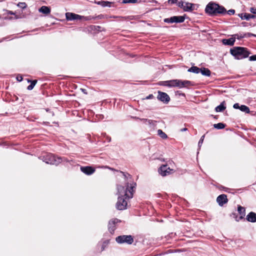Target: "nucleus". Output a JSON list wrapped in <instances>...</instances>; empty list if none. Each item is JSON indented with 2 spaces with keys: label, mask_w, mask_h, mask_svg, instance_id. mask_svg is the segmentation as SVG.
<instances>
[{
  "label": "nucleus",
  "mask_w": 256,
  "mask_h": 256,
  "mask_svg": "<svg viewBox=\"0 0 256 256\" xmlns=\"http://www.w3.org/2000/svg\"><path fill=\"white\" fill-rule=\"evenodd\" d=\"M240 110L243 112H244L246 114H248L250 111V108L248 106H245V105H242L240 106Z\"/></svg>",
  "instance_id": "obj_23"
},
{
  "label": "nucleus",
  "mask_w": 256,
  "mask_h": 256,
  "mask_svg": "<svg viewBox=\"0 0 256 256\" xmlns=\"http://www.w3.org/2000/svg\"><path fill=\"white\" fill-rule=\"evenodd\" d=\"M238 213L240 215L238 218V220H242L245 216V214H246L245 208L240 206H239L238 208Z\"/></svg>",
  "instance_id": "obj_19"
},
{
  "label": "nucleus",
  "mask_w": 256,
  "mask_h": 256,
  "mask_svg": "<svg viewBox=\"0 0 256 256\" xmlns=\"http://www.w3.org/2000/svg\"><path fill=\"white\" fill-rule=\"evenodd\" d=\"M16 79L18 81L21 82L22 80V76H18L16 77Z\"/></svg>",
  "instance_id": "obj_38"
},
{
  "label": "nucleus",
  "mask_w": 256,
  "mask_h": 256,
  "mask_svg": "<svg viewBox=\"0 0 256 256\" xmlns=\"http://www.w3.org/2000/svg\"><path fill=\"white\" fill-rule=\"evenodd\" d=\"M120 222V220L117 218H113L108 223V228L109 232L112 234L116 228V224Z\"/></svg>",
  "instance_id": "obj_10"
},
{
  "label": "nucleus",
  "mask_w": 256,
  "mask_h": 256,
  "mask_svg": "<svg viewBox=\"0 0 256 256\" xmlns=\"http://www.w3.org/2000/svg\"><path fill=\"white\" fill-rule=\"evenodd\" d=\"M238 218H239V216H235V220L236 221L238 222L240 220H238Z\"/></svg>",
  "instance_id": "obj_42"
},
{
  "label": "nucleus",
  "mask_w": 256,
  "mask_h": 256,
  "mask_svg": "<svg viewBox=\"0 0 256 256\" xmlns=\"http://www.w3.org/2000/svg\"><path fill=\"white\" fill-rule=\"evenodd\" d=\"M158 134L163 139H166L168 137L167 135L162 130H158Z\"/></svg>",
  "instance_id": "obj_25"
},
{
  "label": "nucleus",
  "mask_w": 256,
  "mask_h": 256,
  "mask_svg": "<svg viewBox=\"0 0 256 256\" xmlns=\"http://www.w3.org/2000/svg\"><path fill=\"white\" fill-rule=\"evenodd\" d=\"M250 12L252 14H256V8H250Z\"/></svg>",
  "instance_id": "obj_37"
},
{
  "label": "nucleus",
  "mask_w": 256,
  "mask_h": 256,
  "mask_svg": "<svg viewBox=\"0 0 256 256\" xmlns=\"http://www.w3.org/2000/svg\"><path fill=\"white\" fill-rule=\"evenodd\" d=\"M206 12L209 14H222L224 12L225 9L224 7L220 6L215 3H209L206 6Z\"/></svg>",
  "instance_id": "obj_3"
},
{
  "label": "nucleus",
  "mask_w": 256,
  "mask_h": 256,
  "mask_svg": "<svg viewBox=\"0 0 256 256\" xmlns=\"http://www.w3.org/2000/svg\"><path fill=\"white\" fill-rule=\"evenodd\" d=\"M184 3H185V2H178V5L179 7H180V8H184Z\"/></svg>",
  "instance_id": "obj_35"
},
{
  "label": "nucleus",
  "mask_w": 256,
  "mask_h": 256,
  "mask_svg": "<svg viewBox=\"0 0 256 256\" xmlns=\"http://www.w3.org/2000/svg\"><path fill=\"white\" fill-rule=\"evenodd\" d=\"M233 214L234 216H236V214Z\"/></svg>",
  "instance_id": "obj_49"
},
{
  "label": "nucleus",
  "mask_w": 256,
  "mask_h": 256,
  "mask_svg": "<svg viewBox=\"0 0 256 256\" xmlns=\"http://www.w3.org/2000/svg\"><path fill=\"white\" fill-rule=\"evenodd\" d=\"M38 12L45 14H48L50 12V8L47 6H42L39 8Z\"/></svg>",
  "instance_id": "obj_18"
},
{
  "label": "nucleus",
  "mask_w": 256,
  "mask_h": 256,
  "mask_svg": "<svg viewBox=\"0 0 256 256\" xmlns=\"http://www.w3.org/2000/svg\"><path fill=\"white\" fill-rule=\"evenodd\" d=\"M134 118H136V119H139L140 120L143 122H144L145 124H150L152 123H153V121L152 120H148V119H146V118H136V117H134Z\"/></svg>",
  "instance_id": "obj_26"
},
{
  "label": "nucleus",
  "mask_w": 256,
  "mask_h": 256,
  "mask_svg": "<svg viewBox=\"0 0 256 256\" xmlns=\"http://www.w3.org/2000/svg\"><path fill=\"white\" fill-rule=\"evenodd\" d=\"M191 84V82L189 80H182L176 79V87L182 88Z\"/></svg>",
  "instance_id": "obj_12"
},
{
  "label": "nucleus",
  "mask_w": 256,
  "mask_h": 256,
  "mask_svg": "<svg viewBox=\"0 0 256 256\" xmlns=\"http://www.w3.org/2000/svg\"><path fill=\"white\" fill-rule=\"evenodd\" d=\"M200 72L204 76H210L211 72L207 68H200Z\"/></svg>",
  "instance_id": "obj_20"
},
{
  "label": "nucleus",
  "mask_w": 256,
  "mask_h": 256,
  "mask_svg": "<svg viewBox=\"0 0 256 256\" xmlns=\"http://www.w3.org/2000/svg\"><path fill=\"white\" fill-rule=\"evenodd\" d=\"M66 17L68 20H80L84 18L81 16L72 12H66Z\"/></svg>",
  "instance_id": "obj_11"
},
{
  "label": "nucleus",
  "mask_w": 256,
  "mask_h": 256,
  "mask_svg": "<svg viewBox=\"0 0 256 256\" xmlns=\"http://www.w3.org/2000/svg\"><path fill=\"white\" fill-rule=\"evenodd\" d=\"M116 242L120 244H132L134 242L133 237L130 235L120 236L116 238Z\"/></svg>",
  "instance_id": "obj_5"
},
{
  "label": "nucleus",
  "mask_w": 256,
  "mask_h": 256,
  "mask_svg": "<svg viewBox=\"0 0 256 256\" xmlns=\"http://www.w3.org/2000/svg\"><path fill=\"white\" fill-rule=\"evenodd\" d=\"M187 130H188V129L186 128H183L180 130V131L181 132H185V131H186Z\"/></svg>",
  "instance_id": "obj_44"
},
{
  "label": "nucleus",
  "mask_w": 256,
  "mask_h": 256,
  "mask_svg": "<svg viewBox=\"0 0 256 256\" xmlns=\"http://www.w3.org/2000/svg\"><path fill=\"white\" fill-rule=\"evenodd\" d=\"M158 99L164 103L167 104L170 100V98L168 95L164 92H158Z\"/></svg>",
  "instance_id": "obj_9"
},
{
  "label": "nucleus",
  "mask_w": 256,
  "mask_h": 256,
  "mask_svg": "<svg viewBox=\"0 0 256 256\" xmlns=\"http://www.w3.org/2000/svg\"><path fill=\"white\" fill-rule=\"evenodd\" d=\"M82 92L84 93V94H87V92H86V90L85 89H82Z\"/></svg>",
  "instance_id": "obj_46"
},
{
  "label": "nucleus",
  "mask_w": 256,
  "mask_h": 256,
  "mask_svg": "<svg viewBox=\"0 0 256 256\" xmlns=\"http://www.w3.org/2000/svg\"><path fill=\"white\" fill-rule=\"evenodd\" d=\"M254 15H252L250 14H244V16L243 17H242V18L243 19H246V20H250V18H254Z\"/></svg>",
  "instance_id": "obj_29"
},
{
  "label": "nucleus",
  "mask_w": 256,
  "mask_h": 256,
  "mask_svg": "<svg viewBox=\"0 0 256 256\" xmlns=\"http://www.w3.org/2000/svg\"><path fill=\"white\" fill-rule=\"evenodd\" d=\"M81 171L87 175H90L94 172L95 169L92 166H82L80 168Z\"/></svg>",
  "instance_id": "obj_14"
},
{
  "label": "nucleus",
  "mask_w": 256,
  "mask_h": 256,
  "mask_svg": "<svg viewBox=\"0 0 256 256\" xmlns=\"http://www.w3.org/2000/svg\"><path fill=\"white\" fill-rule=\"evenodd\" d=\"M233 108L235 109H239L240 110V106L238 103H236L234 104Z\"/></svg>",
  "instance_id": "obj_36"
},
{
  "label": "nucleus",
  "mask_w": 256,
  "mask_h": 256,
  "mask_svg": "<svg viewBox=\"0 0 256 256\" xmlns=\"http://www.w3.org/2000/svg\"><path fill=\"white\" fill-rule=\"evenodd\" d=\"M136 185V183H132L129 186L126 184V188L122 186H118L117 190L118 196L116 204V208L118 210H124L126 208L128 201L133 196L134 188Z\"/></svg>",
  "instance_id": "obj_1"
},
{
  "label": "nucleus",
  "mask_w": 256,
  "mask_h": 256,
  "mask_svg": "<svg viewBox=\"0 0 256 256\" xmlns=\"http://www.w3.org/2000/svg\"><path fill=\"white\" fill-rule=\"evenodd\" d=\"M136 0H124L123 3H136Z\"/></svg>",
  "instance_id": "obj_32"
},
{
  "label": "nucleus",
  "mask_w": 256,
  "mask_h": 256,
  "mask_svg": "<svg viewBox=\"0 0 256 256\" xmlns=\"http://www.w3.org/2000/svg\"><path fill=\"white\" fill-rule=\"evenodd\" d=\"M37 82V80H34L31 82V84L28 86L27 89L28 90H32L33 89L34 87L36 85V83Z\"/></svg>",
  "instance_id": "obj_28"
},
{
  "label": "nucleus",
  "mask_w": 256,
  "mask_h": 256,
  "mask_svg": "<svg viewBox=\"0 0 256 256\" xmlns=\"http://www.w3.org/2000/svg\"><path fill=\"white\" fill-rule=\"evenodd\" d=\"M246 36V34H243L238 36V34H236L232 36V37L228 39H223L222 40V42L224 44V45H228V46H232L234 44V42H235V39L236 38H237L238 39L244 38Z\"/></svg>",
  "instance_id": "obj_6"
},
{
  "label": "nucleus",
  "mask_w": 256,
  "mask_h": 256,
  "mask_svg": "<svg viewBox=\"0 0 256 256\" xmlns=\"http://www.w3.org/2000/svg\"><path fill=\"white\" fill-rule=\"evenodd\" d=\"M17 6L22 9H24L26 7V4L25 2H19Z\"/></svg>",
  "instance_id": "obj_30"
},
{
  "label": "nucleus",
  "mask_w": 256,
  "mask_h": 256,
  "mask_svg": "<svg viewBox=\"0 0 256 256\" xmlns=\"http://www.w3.org/2000/svg\"><path fill=\"white\" fill-rule=\"evenodd\" d=\"M42 160L48 164L58 165L62 162V159L60 157H56L52 154H48L43 156Z\"/></svg>",
  "instance_id": "obj_4"
},
{
  "label": "nucleus",
  "mask_w": 256,
  "mask_h": 256,
  "mask_svg": "<svg viewBox=\"0 0 256 256\" xmlns=\"http://www.w3.org/2000/svg\"><path fill=\"white\" fill-rule=\"evenodd\" d=\"M255 36L256 35L254 34H249V33H248V36Z\"/></svg>",
  "instance_id": "obj_43"
},
{
  "label": "nucleus",
  "mask_w": 256,
  "mask_h": 256,
  "mask_svg": "<svg viewBox=\"0 0 256 256\" xmlns=\"http://www.w3.org/2000/svg\"><path fill=\"white\" fill-rule=\"evenodd\" d=\"M121 172V173H122V174H123V175H124V178H127L126 176L124 174V172Z\"/></svg>",
  "instance_id": "obj_47"
},
{
  "label": "nucleus",
  "mask_w": 256,
  "mask_h": 256,
  "mask_svg": "<svg viewBox=\"0 0 256 256\" xmlns=\"http://www.w3.org/2000/svg\"><path fill=\"white\" fill-rule=\"evenodd\" d=\"M100 168H108V169L110 170H112V171H116L114 168H110V167L108 166H100Z\"/></svg>",
  "instance_id": "obj_33"
},
{
  "label": "nucleus",
  "mask_w": 256,
  "mask_h": 256,
  "mask_svg": "<svg viewBox=\"0 0 256 256\" xmlns=\"http://www.w3.org/2000/svg\"><path fill=\"white\" fill-rule=\"evenodd\" d=\"M98 4L102 5V6H110V3L108 2L101 1L96 2Z\"/></svg>",
  "instance_id": "obj_27"
},
{
  "label": "nucleus",
  "mask_w": 256,
  "mask_h": 256,
  "mask_svg": "<svg viewBox=\"0 0 256 256\" xmlns=\"http://www.w3.org/2000/svg\"><path fill=\"white\" fill-rule=\"evenodd\" d=\"M224 105H225V102H222L220 104V105L217 106L215 110H216V112H220L224 110L226 108V107Z\"/></svg>",
  "instance_id": "obj_21"
},
{
  "label": "nucleus",
  "mask_w": 256,
  "mask_h": 256,
  "mask_svg": "<svg viewBox=\"0 0 256 256\" xmlns=\"http://www.w3.org/2000/svg\"><path fill=\"white\" fill-rule=\"evenodd\" d=\"M216 202L220 206H222L228 202L226 196L224 194L220 195L216 198Z\"/></svg>",
  "instance_id": "obj_13"
},
{
  "label": "nucleus",
  "mask_w": 256,
  "mask_h": 256,
  "mask_svg": "<svg viewBox=\"0 0 256 256\" xmlns=\"http://www.w3.org/2000/svg\"><path fill=\"white\" fill-rule=\"evenodd\" d=\"M162 86H166L170 88L176 87V80H172L162 82Z\"/></svg>",
  "instance_id": "obj_16"
},
{
  "label": "nucleus",
  "mask_w": 256,
  "mask_h": 256,
  "mask_svg": "<svg viewBox=\"0 0 256 256\" xmlns=\"http://www.w3.org/2000/svg\"><path fill=\"white\" fill-rule=\"evenodd\" d=\"M15 18L16 19H18V18H19V17L18 16H16Z\"/></svg>",
  "instance_id": "obj_48"
},
{
  "label": "nucleus",
  "mask_w": 256,
  "mask_h": 256,
  "mask_svg": "<svg viewBox=\"0 0 256 256\" xmlns=\"http://www.w3.org/2000/svg\"><path fill=\"white\" fill-rule=\"evenodd\" d=\"M234 10H230L228 11V14H234Z\"/></svg>",
  "instance_id": "obj_40"
},
{
  "label": "nucleus",
  "mask_w": 256,
  "mask_h": 256,
  "mask_svg": "<svg viewBox=\"0 0 256 256\" xmlns=\"http://www.w3.org/2000/svg\"><path fill=\"white\" fill-rule=\"evenodd\" d=\"M177 2V0H169L168 2L171 4H175Z\"/></svg>",
  "instance_id": "obj_41"
},
{
  "label": "nucleus",
  "mask_w": 256,
  "mask_h": 256,
  "mask_svg": "<svg viewBox=\"0 0 256 256\" xmlns=\"http://www.w3.org/2000/svg\"><path fill=\"white\" fill-rule=\"evenodd\" d=\"M246 220L251 222H256V214L254 212H250L246 216Z\"/></svg>",
  "instance_id": "obj_17"
},
{
  "label": "nucleus",
  "mask_w": 256,
  "mask_h": 256,
  "mask_svg": "<svg viewBox=\"0 0 256 256\" xmlns=\"http://www.w3.org/2000/svg\"><path fill=\"white\" fill-rule=\"evenodd\" d=\"M230 53L237 60L246 58L250 54L246 48L240 46H236L231 48Z\"/></svg>",
  "instance_id": "obj_2"
},
{
  "label": "nucleus",
  "mask_w": 256,
  "mask_h": 256,
  "mask_svg": "<svg viewBox=\"0 0 256 256\" xmlns=\"http://www.w3.org/2000/svg\"><path fill=\"white\" fill-rule=\"evenodd\" d=\"M214 127L216 128V129H218V130H220V129H222V128H225V124L223 123H218V124H214Z\"/></svg>",
  "instance_id": "obj_24"
},
{
  "label": "nucleus",
  "mask_w": 256,
  "mask_h": 256,
  "mask_svg": "<svg viewBox=\"0 0 256 256\" xmlns=\"http://www.w3.org/2000/svg\"><path fill=\"white\" fill-rule=\"evenodd\" d=\"M195 6L196 5L193 4L185 2L183 10L186 12H191L194 9Z\"/></svg>",
  "instance_id": "obj_15"
},
{
  "label": "nucleus",
  "mask_w": 256,
  "mask_h": 256,
  "mask_svg": "<svg viewBox=\"0 0 256 256\" xmlns=\"http://www.w3.org/2000/svg\"><path fill=\"white\" fill-rule=\"evenodd\" d=\"M154 98V96L152 94H150L149 96H146V100L150 99V98Z\"/></svg>",
  "instance_id": "obj_39"
},
{
  "label": "nucleus",
  "mask_w": 256,
  "mask_h": 256,
  "mask_svg": "<svg viewBox=\"0 0 256 256\" xmlns=\"http://www.w3.org/2000/svg\"><path fill=\"white\" fill-rule=\"evenodd\" d=\"M8 14H14V13L12 11H8Z\"/></svg>",
  "instance_id": "obj_45"
},
{
  "label": "nucleus",
  "mask_w": 256,
  "mask_h": 256,
  "mask_svg": "<svg viewBox=\"0 0 256 256\" xmlns=\"http://www.w3.org/2000/svg\"><path fill=\"white\" fill-rule=\"evenodd\" d=\"M204 135H203L201 137V138H200V140L198 142V146L200 148L202 146V144L203 143V142H204Z\"/></svg>",
  "instance_id": "obj_31"
},
{
  "label": "nucleus",
  "mask_w": 256,
  "mask_h": 256,
  "mask_svg": "<svg viewBox=\"0 0 256 256\" xmlns=\"http://www.w3.org/2000/svg\"><path fill=\"white\" fill-rule=\"evenodd\" d=\"M184 20V17L183 16H174L170 18H165L164 22L168 23L182 22Z\"/></svg>",
  "instance_id": "obj_8"
},
{
  "label": "nucleus",
  "mask_w": 256,
  "mask_h": 256,
  "mask_svg": "<svg viewBox=\"0 0 256 256\" xmlns=\"http://www.w3.org/2000/svg\"><path fill=\"white\" fill-rule=\"evenodd\" d=\"M249 60L250 61L256 60V54L250 56Z\"/></svg>",
  "instance_id": "obj_34"
},
{
  "label": "nucleus",
  "mask_w": 256,
  "mask_h": 256,
  "mask_svg": "<svg viewBox=\"0 0 256 256\" xmlns=\"http://www.w3.org/2000/svg\"><path fill=\"white\" fill-rule=\"evenodd\" d=\"M200 68L197 66H192L188 70V72H193V73H195V74L200 73Z\"/></svg>",
  "instance_id": "obj_22"
},
{
  "label": "nucleus",
  "mask_w": 256,
  "mask_h": 256,
  "mask_svg": "<svg viewBox=\"0 0 256 256\" xmlns=\"http://www.w3.org/2000/svg\"><path fill=\"white\" fill-rule=\"evenodd\" d=\"M174 172L173 169L168 168L166 165H162L158 170L160 174L163 176L172 174Z\"/></svg>",
  "instance_id": "obj_7"
}]
</instances>
